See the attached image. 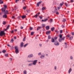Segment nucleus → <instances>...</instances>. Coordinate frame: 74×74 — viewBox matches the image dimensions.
I'll return each mask as SVG.
<instances>
[{
  "instance_id": "37998d69",
  "label": "nucleus",
  "mask_w": 74,
  "mask_h": 74,
  "mask_svg": "<svg viewBox=\"0 0 74 74\" xmlns=\"http://www.w3.org/2000/svg\"><path fill=\"white\" fill-rule=\"evenodd\" d=\"M42 10H45V8L44 7H43L42 8Z\"/></svg>"
},
{
  "instance_id": "0eeeda50",
  "label": "nucleus",
  "mask_w": 74,
  "mask_h": 74,
  "mask_svg": "<svg viewBox=\"0 0 74 74\" xmlns=\"http://www.w3.org/2000/svg\"><path fill=\"white\" fill-rule=\"evenodd\" d=\"M44 58H45V54H42V55L40 57V58L41 59H44Z\"/></svg>"
},
{
  "instance_id": "a211bd4d",
  "label": "nucleus",
  "mask_w": 74,
  "mask_h": 74,
  "mask_svg": "<svg viewBox=\"0 0 74 74\" xmlns=\"http://www.w3.org/2000/svg\"><path fill=\"white\" fill-rule=\"evenodd\" d=\"M51 42H55V39H53V38H51Z\"/></svg>"
},
{
  "instance_id": "58836bf2",
  "label": "nucleus",
  "mask_w": 74,
  "mask_h": 74,
  "mask_svg": "<svg viewBox=\"0 0 74 74\" xmlns=\"http://www.w3.org/2000/svg\"><path fill=\"white\" fill-rule=\"evenodd\" d=\"M47 21H48V18H46L45 19V20H44V22H46Z\"/></svg>"
},
{
  "instance_id": "09e8293b",
  "label": "nucleus",
  "mask_w": 74,
  "mask_h": 74,
  "mask_svg": "<svg viewBox=\"0 0 74 74\" xmlns=\"http://www.w3.org/2000/svg\"><path fill=\"white\" fill-rule=\"evenodd\" d=\"M34 34V32H31V36H32V35H33V34Z\"/></svg>"
},
{
  "instance_id": "e433bc0d",
  "label": "nucleus",
  "mask_w": 74,
  "mask_h": 74,
  "mask_svg": "<svg viewBox=\"0 0 74 74\" xmlns=\"http://www.w3.org/2000/svg\"><path fill=\"white\" fill-rule=\"evenodd\" d=\"M71 35H68L66 36V37H68V38H69V37H70Z\"/></svg>"
},
{
  "instance_id": "2f4dec72",
  "label": "nucleus",
  "mask_w": 74,
  "mask_h": 74,
  "mask_svg": "<svg viewBox=\"0 0 74 74\" xmlns=\"http://www.w3.org/2000/svg\"><path fill=\"white\" fill-rule=\"evenodd\" d=\"M11 42H14V39L13 38H12L10 41Z\"/></svg>"
},
{
  "instance_id": "c03bdc74",
  "label": "nucleus",
  "mask_w": 74,
  "mask_h": 74,
  "mask_svg": "<svg viewBox=\"0 0 74 74\" xmlns=\"http://www.w3.org/2000/svg\"><path fill=\"white\" fill-rule=\"evenodd\" d=\"M53 20L52 19H50V22L51 23V22H52L53 21Z\"/></svg>"
},
{
  "instance_id": "6e6d98bb",
  "label": "nucleus",
  "mask_w": 74,
  "mask_h": 74,
  "mask_svg": "<svg viewBox=\"0 0 74 74\" xmlns=\"http://www.w3.org/2000/svg\"><path fill=\"white\" fill-rule=\"evenodd\" d=\"M21 18V17L19 16H18L17 17V18L18 19H19Z\"/></svg>"
},
{
  "instance_id": "72a5a7b5",
  "label": "nucleus",
  "mask_w": 74,
  "mask_h": 74,
  "mask_svg": "<svg viewBox=\"0 0 74 74\" xmlns=\"http://www.w3.org/2000/svg\"><path fill=\"white\" fill-rule=\"evenodd\" d=\"M62 38H60L59 39V42H62Z\"/></svg>"
},
{
  "instance_id": "79ce46f5",
  "label": "nucleus",
  "mask_w": 74,
  "mask_h": 74,
  "mask_svg": "<svg viewBox=\"0 0 74 74\" xmlns=\"http://www.w3.org/2000/svg\"><path fill=\"white\" fill-rule=\"evenodd\" d=\"M66 20L65 19H64L62 21V22H66Z\"/></svg>"
},
{
  "instance_id": "7c9ffc66",
  "label": "nucleus",
  "mask_w": 74,
  "mask_h": 74,
  "mask_svg": "<svg viewBox=\"0 0 74 74\" xmlns=\"http://www.w3.org/2000/svg\"><path fill=\"white\" fill-rule=\"evenodd\" d=\"M3 24L4 25H5V24H6V22H5V21H3Z\"/></svg>"
},
{
  "instance_id": "c9c22d12",
  "label": "nucleus",
  "mask_w": 74,
  "mask_h": 74,
  "mask_svg": "<svg viewBox=\"0 0 74 74\" xmlns=\"http://www.w3.org/2000/svg\"><path fill=\"white\" fill-rule=\"evenodd\" d=\"M64 38H65V37H64L63 38H62L61 39H62V40L64 41Z\"/></svg>"
},
{
  "instance_id": "1a4fd4ad",
  "label": "nucleus",
  "mask_w": 74,
  "mask_h": 74,
  "mask_svg": "<svg viewBox=\"0 0 74 74\" xmlns=\"http://www.w3.org/2000/svg\"><path fill=\"white\" fill-rule=\"evenodd\" d=\"M42 2L40 1L38 2L37 4V7H39V4H40Z\"/></svg>"
},
{
  "instance_id": "4468645a",
  "label": "nucleus",
  "mask_w": 74,
  "mask_h": 74,
  "mask_svg": "<svg viewBox=\"0 0 74 74\" xmlns=\"http://www.w3.org/2000/svg\"><path fill=\"white\" fill-rule=\"evenodd\" d=\"M9 27H10V25H9L7 27L6 29H5V31H7L8 29H9Z\"/></svg>"
},
{
  "instance_id": "0e129e2a",
  "label": "nucleus",
  "mask_w": 74,
  "mask_h": 74,
  "mask_svg": "<svg viewBox=\"0 0 74 74\" xmlns=\"http://www.w3.org/2000/svg\"><path fill=\"white\" fill-rule=\"evenodd\" d=\"M64 27H65V26H64V25H62V28H63Z\"/></svg>"
},
{
  "instance_id": "412c9836",
  "label": "nucleus",
  "mask_w": 74,
  "mask_h": 74,
  "mask_svg": "<svg viewBox=\"0 0 74 74\" xmlns=\"http://www.w3.org/2000/svg\"><path fill=\"white\" fill-rule=\"evenodd\" d=\"M40 29H41V27H38L37 28V30H40Z\"/></svg>"
},
{
  "instance_id": "f3484780",
  "label": "nucleus",
  "mask_w": 74,
  "mask_h": 74,
  "mask_svg": "<svg viewBox=\"0 0 74 74\" xmlns=\"http://www.w3.org/2000/svg\"><path fill=\"white\" fill-rule=\"evenodd\" d=\"M50 33H51V31H47V32H46V34H50Z\"/></svg>"
},
{
  "instance_id": "4be33fe9",
  "label": "nucleus",
  "mask_w": 74,
  "mask_h": 74,
  "mask_svg": "<svg viewBox=\"0 0 74 74\" xmlns=\"http://www.w3.org/2000/svg\"><path fill=\"white\" fill-rule=\"evenodd\" d=\"M37 16H38V15L37 14H36L35 16H34V17H36V18H37Z\"/></svg>"
},
{
  "instance_id": "7ed1b4c3",
  "label": "nucleus",
  "mask_w": 74,
  "mask_h": 74,
  "mask_svg": "<svg viewBox=\"0 0 74 74\" xmlns=\"http://www.w3.org/2000/svg\"><path fill=\"white\" fill-rule=\"evenodd\" d=\"M54 44L56 46H58V45H59V42H58L57 40L55 41Z\"/></svg>"
},
{
  "instance_id": "13d9d810",
  "label": "nucleus",
  "mask_w": 74,
  "mask_h": 74,
  "mask_svg": "<svg viewBox=\"0 0 74 74\" xmlns=\"http://www.w3.org/2000/svg\"><path fill=\"white\" fill-rule=\"evenodd\" d=\"M39 46H40V47H41L42 46V44H40Z\"/></svg>"
},
{
  "instance_id": "39448f33",
  "label": "nucleus",
  "mask_w": 74,
  "mask_h": 74,
  "mask_svg": "<svg viewBox=\"0 0 74 74\" xmlns=\"http://www.w3.org/2000/svg\"><path fill=\"white\" fill-rule=\"evenodd\" d=\"M55 9L54 10V11H52L53 13L54 14L55 13H56V12H57L58 11V9H57L56 7H55Z\"/></svg>"
},
{
  "instance_id": "e2e57ef3",
  "label": "nucleus",
  "mask_w": 74,
  "mask_h": 74,
  "mask_svg": "<svg viewBox=\"0 0 74 74\" xmlns=\"http://www.w3.org/2000/svg\"><path fill=\"white\" fill-rule=\"evenodd\" d=\"M32 29H33V28H32V27L30 28V30H32Z\"/></svg>"
},
{
  "instance_id": "bb28decb",
  "label": "nucleus",
  "mask_w": 74,
  "mask_h": 74,
  "mask_svg": "<svg viewBox=\"0 0 74 74\" xmlns=\"http://www.w3.org/2000/svg\"><path fill=\"white\" fill-rule=\"evenodd\" d=\"M33 63H30V64H28V66H33Z\"/></svg>"
},
{
  "instance_id": "5701e85b",
  "label": "nucleus",
  "mask_w": 74,
  "mask_h": 74,
  "mask_svg": "<svg viewBox=\"0 0 74 74\" xmlns=\"http://www.w3.org/2000/svg\"><path fill=\"white\" fill-rule=\"evenodd\" d=\"M51 30L52 31H53L55 30V28L54 27H53L51 28Z\"/></svg>"
},
{
  "instance_id": "c756f323",
  "label": "nucleus",
  "mask_w": 74,
  "mask_h": 74,
  "mask_svg": "<svg viewBox=\"0 0 74 74\" xmlns=\"http://www.w3.org/2000/svg\"><path fill=\"white\" fill-rule=\"evenodd\" d=\"M5 57H8V54H5Z\"/></svg>"
},
{
  "instance_id": "20e7f679",
  "label": "nucleus",
  "mask_w": 74,
  "mask_h": 74,
  "mask_svg": "<svg viewBox=\"0 0 74 74\" xmlns=\"http://www.w3.org/2000/svg\"><path fill=\"white\" fill-rule=\"evenodd\" d=\"M5 35V33L4 31H2L0 33V35L1 36H3Z\"/></svg>"
},
{
  "instance_id": "5fc2aeb1",
  "label": "nucleus",
  "mask_w": 74,
  "mask_h": 74,
  "mask_svg": "<svg viewBox=\"0 0 74 74\" xmlns=\"http://www.w3.org/2000/svg\"><path fill=\"white\" fill-rule=\"evenodd\" d=\"M56 13V14H57V15H58L59 14V12L58 11Z\"/></svg>"
},
{
  "instance_id": "dca6fc26",
  "label": "nucleus",
  "mask_w": 74,
  "mask_h": 74,
  "mask_svg": "<svg viewBox=\"0 0 74 74\" xmlns=\"http://www.w3.org/2000/svg\"><path fill=\"white\" fill-rule=\"evenodd\" d=\"M65 6H66V7H69V5H69V4H68L66 3H65Z\"/></svg>"
},
{
  "instance_id": "49530a36",
  "label": "nucleus",
  "mask_w": 74,
  "mask_h": 74,
  "mask_svg": "<svg viewBox=\"0 0 74 74\" xmlns=\"http://www.w3.org/2000/svg\"><path fill=\"white\" fill-rule=\"evenodd\" d=\"M26 11L27 12H30V10H26Z\"/></svg>"
},
{
  "instance_id": "338daca9",
  "label": "nucleus",
  "mask_w": 74,
  "mask_h": 74,
  "mask_svg": "<svg viewBox=\"0 0 74 74\" xmlns=\"http://www.w3.org/2000/svg\"><path fill=\"white\" fill-rule=\"evenodd\" d=\"M11 49H14V47H11Z\"/></svg>"
},
{
  "instance_id": "cd10ccee",
  "label": "nucleus",
  "mask_w": 74,
  "mask_h": 74,
  "mask_svg": "<svg viewBox=\"0 0 74 74\" xmlns=\"http://www.w3.org/2000/svg\"><path fill=\"white\" fill-rule=\"evenodd\" d=\"M59 5H59V6L57 7V8L58 10H59L60 8H61V7H60V6Z\"/></svg>"
},
{
  "instance_id": "9d476101",
  "label": "nucleus",
  "mask_w": 74,
  "mask_h": 74,
  "mask_svg": "<svg viewBox=\"0 0 74 74\" xmlns=\"http://www.w3.org/2000/svg\"><path fill=\"white\" fill-rule=\"evenodd\" d=\"M33 57V55L32 54H31L28 56V58H32Z\"/></svg>"
},
{
  "instance_id": "473e14b6",
  "label": "nucleus",
  "mask_w": 74,
  "mask_h": 74,
  "mask_svg": "<svg viewBox=\"0 0 74 74\" xmlns=\"http://www.w3.org/2000/svg\"><path fill=\"white\" fill-rule=\"evenodd\" d=\"M59 37L60 38H62V35L60 34L59 35Z\"/></svg>"
},
{
  "instance_id": "6e6552de",
  "label": "nucleus",
  "mask_w": 74,
  "mask_h": 74,
  "mask_svg": "<svg viewBox=\"0 0 74 74\" xmlns=\"http://www.w3.org/2000/svg\"><path fill=\"white\" fill-rule=\"evenodd\" d=\"M4 12V14L6 15V14H8V11L7 10H5L4 12Z\"/></svg>"
},
{
  "instance_id": "f8f14e48",
  "label": "nucleus",
  "mask_w": 74,
  "mask_h": 74,
  "mask_svg": "<svg viewBox=\"0 0 74 74\" xmlns=\"http://www.w3.org/2000/svg\"><path fill=\"white\" fill-rule=\"evenodd\" d=\"M7 15H6V14H5L3 16V18H7Z\"/></svg>"
},
{
  "instance_id": "680f3d73",
  "label": "nucleus",
  "mask_w": 74,
  "mask_h": 74,
  "mask_svg": "<svg viewBox=\"0 0 74 74\" xmlns=\"http://www.w3.org/2000/svg\"><path fill=\"white\" fill-rule=\"evenodd\" d=\"M41 53H38V55H41Z\"/></svg>"
},
{
  "instance_id": "4d7b16f0",
  "label": "nucleus",
  "mask_w": 74,
  "mask_h": 74,
  "mask_svg": "<svg viewBox=\"0 0 74 74\" xmlns=\"http://www.w3.org/2000/svg\"><path fill=\"white\" fill-rule=\"evenodd\" d=\"M57 38H58L57 37H54L55 40H57Z\"/></svg>"
},
{
  "instance_id": "a19ab883",
  "label": "nucleus",
  "mask_w": 74,
  "mask_h": 74,
  "mask_svg": "<svg viewBox=\"0 0 74 74\" xmlns=\"http://www.w3.org/2000/svg\"><path fill=\"white\" fill-rule=\"evenodd\" d=\"M28 44V43L26 44L24 46V47H26V46H27V45Z\"/></svg>"
},
{
  "instance_id": "774afa93",
  "label": "nucleus",
  "mask_w": 74,
  "mask_h": 74,
  "mask_svg": "<svg viewBox=\"0 0 74 74\" xmlns=\"http://www.w3.org/2000/svg\"><path fill=\"white\" fill-rule=\"evenodd\" d=\"M12 18L13 19H15V17L14 16H12Z\"/></svg>"
},
{
  "instance_id": "423d86ee",
  "label": "nucleus",
  "mask_w": 74,
  "mask_h": 74,
  "mask_svg": "<svg viewBox=\"0 0 74 74\" xmlns=\"http://www.w3.org/2000/svg\"><path fill=\"white\" fill-rule=\"evenodd\" d=\"M37 60H35L33 61L32 64H33V65H36V64H37Z\"/></svg>"
},
{
  "instance_id": "c85d7f7f",
  "label": "nucleus",
  "mask_w": 74,
  "mask_h": 74,
  "mask_svg": "<svg viewBox=\"0 0 74 74\" xmlns=\"http://www.w3.org/2000/svg\"><path fill=\"white\" fill-rule=\"evenodd\" d=\"M45 25L44 24H42V27H45Z\"/></svg>"
},
{
  "instance_id": "ea45409f",
  "label": "nucleus",
  "mask_w": 74,
  "mask_h": 74,
  "mask_svg": "<svg viewBox=\"0 0 74 74\" xmlns=\"http://www.w3.org/2000/svg\"><path fill=\"white\" fill-rule=\"evenodd\" d=\"M39 18H40V19H42V16H39Z\"/></svg>"
},
{
  "instance_id": "8fccbe9b",
  "label": "nucleus",
  "mask_w": 74,
  "mask_h": 74,
  "mask_svg": "<svg viewBox=\"0 0 74 74\" xmlns=\"http://www.w3.org/2000/svg\"><path fill=\"white\" fill-rule=\"evenodd\" d=\"M23 9L24 10H25V9H26V7H24L23 8Z\"/></svg>"
},
{
  "instance_id": "ddd939ff",
  "label": "nucleus",
  "mask_w": 74,
  "mask_h": 74,
  "mask_svg": "<svg viewBox=\"0 0 74 74\" xmlns=\"http://www.w3.org/2000/svg\"><path fill=\"white\" fill-rule=\"evenodd\" d=\"M64 4V3L63 2H62V3H60V7H62V6H63Z\"/></svg>"
},
{
  "instance_id": "a18cd8bd",
  "label": "nucleus",
  "mask_w": 74,
  "mask_h": 74,
  "mask_svg": "<svg viewBox=\"0 0 74 74\" xmlns=\"http://www.w3.org/2000/svg\"><path fill=\"white\" fill-rule=\"evenodd\" d=\"M70 58L71 59H73V56H71L70 57Z\"/></svg>"
},
{
  "instance_id": "6ab92c4d",
  "label": "nucleus",
  "mask_w": 74,
  "mask_h": 74,
  "mask_svg": "<svg viewBox=\"0 0 74 74\" xmlns=\"http://www.w3.org/2000/svg\"><path fill=\"white\" fill-rule=\"evenodd\" d=\"M23 42H22L21 44L20 45V47L21 48V47H22L23 46Z\"/></svg>"
},
{
  "instance_id": "3c124183",
  "label": "nucleus",
  "mask_w": 74,
  "mask_h": 74,
  "mask_svg": "<svg viewBox=\"0 0 74 74\" xmlns=\"http://www.w3.org/2000/svg\"><path fill=\"white\" fill-rule=\"evenodd\" d=\"M63 33V31L62 30H60V33Z\"/></svg>"
},
{
  "instance_id": "f704fd0d",
  "label": "nucleus",
  "mask_w": 74,
  "mask_h": 74,
  "mask_svg": "<svg viewBox=\"0 0 74 74\" xmlns=\"http://www.w3.org/2000/svg\"><path fill=\"white\" fill-rule=\"evenodd\" d=\"M73 38V36H71L69 38L70 40H71Z\"/></svg>"
},
{
  "instance_id": "69168bd1",
  "label": "nucleus",
  "mask_w": 74,
  "mask_h": 74,
  "mask_svg": "<svg viewBox=\"0 0 74 74\" xmlns=\"http://www.w3.org/2000/svg\"><path fill=\"white\" fill-rule=\"evenodd\" d=\"M19 0H16V3H17V2H18V1H19Z\"/></svg>"
},
{
  "instance_id": "4c0bfd02",
  "label": "nucleus",
  "mask_w": 74,
  "mask_h": 74,
  "mask_svg": "<svg viewBox=\"0 0 74 74\" xmlns=\"http://www.w3.org/2000/svg\"><path fill=\"white\" fill-rule=\"evenodd\" d=\"M51 36L49 35L48 36V39H51Z\"/></svg>"
},
{
  "instance_id": "052dcab7",
  "label": "nucleus",
  "mask_w": 74,
  "mask_h": 74,
  "mask_svg": "<svg viewBox=\"0 0 74 74\" xmlns=\"http://www.w3.org/2000/svg\"><path fill=\"white\" fill-rule=\"evenodd\" d=\"M21 29H23V27H21Z\"/></svg>"
},
{
  "instance_id": "bf43d9fd",
  "label": "nucleus",
  "mask_w": 74,
  "mask_h": 74,
  "mask_svg": "<svg viewBox=\"0 0 74 74\" xmlns=\"http://www.w3.org/2000/svg\"><path fill=\"white\" fill-rule=\"evenodd\" d=\"M65 48H67V45H66L65 46Z\"/></svg>"
},
{
  "instance_id": "b1692460",
  "label": "nucleus",
  "mask_w": 74,
  "mask_h": 74,
  "mask_svg": "<svg viewBox=\"0 0 74 74\" xmlns=\"http://www.w3.org/2000/svg\"><path fill=\"white\" fill-rule=\"evenodd\" d=\"M21 18H23V19H24L26 18V16L23 15L22 16H21Z\"/></svg>"
},
{
  "instance_id": "a878e982",
  "label": "nucleus",
  "mask_w": 74,
  "mask_h": 74,
  "mask_svg": "<svg viewBox=\"0 0 74 74\" xmlns=\"http://www.w3.org/2000/svg\"><path fill=\"white\" fill-rule=\"evenodd\" d=\"M23 74H27V73L26 72V71L25 70L23 71Z\"/></svg>"
},
{
  "instance_id": "864d4df0",
  "label": "nucleus",
  "mask_w": 74,
  "mask_h": 74,
  "mask_svg": "<svg viewBox=\"0 0 74 74\" xmlns=\"http://www.w3.org/2000/svg\"><path fill=\"white\" fill-rule=\"evenodd\" d=\"M71 34H72V35L73 36L74 35V32H71Z\"/></svg>"
},
{
  "instance_id": "aec40b11",
  "label": "nucleus",
  "mask_w": 74,
  "mask_h": 74,
  "mask_svg": "<svg viewBox=\"0 0 74 74\" xmlns=\"http://www.w3.org/2000/svg\"><path fill=\"white\" fill-rule=\"evenodd\" d=\"M3 1L2 0H0V4H3Z\"/></svg>"
},
{
  "instance_id": "f03ea898",
  "label": "nucleus",
  "mask_w": 74,
  "mask_h": 74,
  "mask_svg": "<svg viewBox=\"0 0 74 74\" xmlns=\"http://www.w3.org/2000/svg\"><path fill=\"white\" fill-rule=\"evenodd\" d=\"M7 5H4V7L2 8L1 10L2 12H4L5 11V10H6V8H7Z\"/></svg>"
},
{
  "instance_id": "9b49d317",
  "label": "nucleus",
  "mask_w": 74,
  "mask_h": 74,
  "mask_svg": "<svg viewBox=\"0 0 74 74\" xmlns=\"http://www.w3.org/2000/svg\"><path fill=\"white\" fill-rule=\"evenodd\" d=\"M46 29L47 30H48L49 29V26H47L46 27Z\"/></svg>"
},
{
  "instance_id": "393cba45",
  "label": "nucleus",
  "mask_w": 74,
  "mask_h": 74,
  "mask_svg": "<svg viewBox=\"0 0 74 74\" xmlns=\"http://www.w3.org/2000/svg\"><path fill=\"white\" fill-rule=\"evenodd\" d=\"M2 52L3 53H5V52H6V50H3L2 51Z\"/></svg>"
},
{
  "instance_id": "603ef678",
  "label": "nucleus",
  "mask_w": 74,
  "mask_h": 74,
  "mask_svg": "<svg viewBox=\"0 0 74 74\" xmlns=\"http://www.w3.org/2000/svg\"><path fill=\"white\" fill-rule=\"evenodd\" d=\"M73 2H74V0H71L70 1V2L73 3Z\"/></svg>"
},
{
  "instance_id": "f257e3e1",
  "label": "nucleus",
  "mask_w": 74,
  "mask_h": 74,
  "mask_svg": "<svg viewBox=\"0 0 74 74\" xmlns=\"http://www.w3.org/2000/svg\"><path fill=\"white\" fill-rule=\"evenodd\" d=\"M14 49H15V52L16 54H17L19 52V48H18V46H16L14 47Z\"/></svg>"
},
{
  "instance_id": "de8ad7c7",
  "label": "nucleus",
  "mask_w": 74,
  "mask_h": 74,
  "mask_svg": "<svg viewBox=\"0 0 74 74\" xmlns=\"http://www.w3.org/2000/svg\"><path fill=\"white\" fill-rule=\"evenodd\" d=\"M57 69V67H56V66H55L54 67V69L55 70H56V69Z\"/></svg>"
},
{
  "instance_id": "2eb2a0df",
  "label": "nucleus",
  "mask_w": 74,
  "mask_h": 74,
  "mask_svg": "<svg viewBox=\"0 0 74 74\" xmlns=\"http://www.w3.org/2000/svg\"><path fill=\"white\" fill-rule=\"evenodd\" d=\"M71 71H72V69H71V68H70L69 70V71H68L69 73L70 74V73L71 72Z\"/></svg>"
}]
</instances>
